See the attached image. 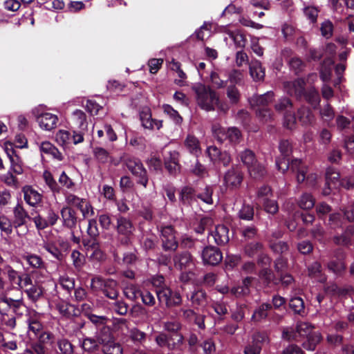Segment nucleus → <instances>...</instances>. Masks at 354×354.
Returning a JSON list of instances; mask_svg holds the SVG:
<instances>
[{
	"label": "nucleus",
	"instance_id": "19",
	"mask_svg": "<svg viewBox=\"0 0 354 354\" xmlns=\"http://www.w3.org/2000/svg\"><path fill=\"white\" fill-rule=\"evenodd\" d=\"M72 128L86 131L87 129L86 116L82 110L76 109L72 113L70 118Z\"/></svg>",
	"mask_w": 354,
	"mask_h": 354
},
{
	"label": "nucleus",
	"instance_id": "9",
	"mask_svg": "<svg viewBox=\"0 0 354 354\" xmlns=\"http://www.w3.org/2000/svg\"><path fill=\"white\" fill-rule=\"evenodd\" d=\"M7 293H4L0 299V313H5L6 309H2L3 306L5 304L7 307L12 308L13 311L18 315H22L24 312L27 311V308L24 305L21 298L13 299L6 297Z\"/></svg>",
	"mask_w": 354,
	"mask_h": 354
},
{
	"label": "nucleus",
	"instance_id": "7",
	"mask_svg": "<svg viewBox=\"0 0 354 354\" xmlns=\"http://www.w3.org/2000/svg\"><path fill=\"white\" fill-rule=\"evenodd\" d=\"M274 108L277 112L283 114L285 126L288 129H292L296 118L293 114L292 104L290 99L287 97L279 99L275 104Z\"/></svg>",
	"mask_w": 354,
	"mask_h": 354
},
{
	"label": "nucleus",
	"instance_id": "23",
	"mask_svg": "<svg viewBox=\"0 0 354 354\" xmlns=\"http://www.w3.org/2000/svg\"><path fill=\"white\" fill-rule=\"evenodd\" d=\"M140 120L144 128L148 129H160L162 126L161 120H153L149 110L142 111L140 113Z\"/></svg>",
	"mask_w": 354,
	"mask_h": 354
},
{
	"label": "nucleus",
	"instance_id": "43",
	"mask_svg": "<svg viewBox=\"0 0 354 354\" xmlns=\"http://www.w3.org/2000/svg\"><path fill=\"white\" fill-rule=\"evenodd\" d=\"M142 291L138 288L133 285L129 284L124 289V293L125 296L130 300L134 301L140 297Z\"/></svg>",
	"mask_w": 354,
	"mask_h": 354
},
{
	"label": "nucleus",
	"instance_id": "59",
	"mask_svg": "<svg viewBox=\"0 0 354 354\" xmlns=\"http://www.w3.org/2000/svg\"><path fill=\"white\" fill-rule=\"evenodd\" d=\"M290 308L296 313H301L304 308V304L301 298L293 297L289 303Z\"/></svg>",
	"mask_w": 354,
	"mask_h": 354
},
{
	"label": "nucleus",
	"instance_id": "56",
	"mask_svg": "<svg viewBox=\"0 0 354 354\" xmlns=\"http://www.w3.org/2000/svg\"><path fill=\"white\" fill-rule=\"evenodd\" d=\"M71 257L73 261V264L77 269H80L85 263V258L83 254H82L77 250H73L71 253Z\"/></svg>",
	"mask_w": 354,
	"mask_h": 354
},
{
	"label": "nucleus",
	"instance_id": "47",
	"mask_svg": "<svg viewBox=\"0 0 354 354\" xmlns=\"http://www.w3.org/2000/svg\"><path fill=\"white\" fill-rule=\"evenodd\" d=\"M299 206L304 209H308L312 208L315 205V199L309 194H304L299 202Z\"/></svg>",
	"mask_w": 354,
	"mask_h": 354
},
{
	"label": "nucleus",
	"instance_id": "26",
	"mask_svg": "<svg viewBox=\"0 0 354 354\" xmlns=\"http://www.w3.org/2000/svg\"><path fill=\"white\" fill-rule=\"evenodd\" d=\"M39 147L42 154L51 156L57 160H62L63 158L62 153L50 142H42L39 144Z\"/></svg>",
	"mask_w": 354,
	"mask_h": 354
},
{
	"label": "nucleus",
	"instance_id": "37",
	"mask_svg": "<svg viewBox=\"0 0 354 354\" xmlns=\"http://www.w3.org/2000/svg\"><path fill=\"white\" fill-rule=\"evenodd\" d=\"M6 270L9 283L13 288L17 289L18 286H20L22 275L10 266H7Z\"/></svg>",
	"mask_w": 354,
	"mask_h": 354
},
{
	"label": "nucleus",
	"instance_id": "53",
	"mask_svg": "<svg viewBox=\"0 0 354 354\" xmlns=\"http://www.w3.org/2000/svg\"><path fill=\"white\" fill-rule=\"evenodd\" d=\"M213 189L212 187L207 186L203 192L196 195V198L201 199L204 203L211 205L213 203L212 199Z\"/></svg>",
	"mask_w": 354,
	"mask_h": 354
},
{
	"label": "nucleus",
	"instance_id": "15",
	"mask_svg": "<svg viewBox=\"0 0 354 354\" xmlns=\"http://www.w3.org/2000/svg\"><path fill=\"white\" fill-rule=\"evenodd\" d=\"M305 85L306 83L303 79H297L294 81L284 82L283 88L288 94L301 97L304 94Z\"/></svg>",
	"mask_w": 354,
	"mask_h": 354
},
{
	"label": "nucleus",
	"instance_id": "20",
	"mask_svg": "<svg viewBox=\"0 0 354 354\" xmlns=\"http://www.w3.org/2000/svg\"><path fill=\"white\" fill-rule=\"evenodd\" d=\"M242 174L237 168H232L228 170L224 177L226 186L232 188L239 187L242 182Z\"/></svg>",
	"mask_w": 354,
	"mask_h": 354
},
{
	"label": "nucleus",
	"instance_id": "46",
	"mask_svg": "<svg viewBox=\"0 0 354 354\" xmlns=\"http://www.w3.org/2000/svg\"><path fill=\"white\" fill-rule=\"evenodd\" d=\"M196 195L192 187H185L181 190L180 199L183 203H191L193 201L196 200Z\"/></svg>",
	"mask_w": 354,
	"mask_h": 354
},
{
	"label": "nucleus",
	"instance_id": "50",
	"mask_svg": "<svg viewBox=\"0 0 354 354\" xmlns=\"http://www.w3.org/2000/svg\"><path fill=\"white\" fill-rule=\"evenodd\" d=\"M320 115L322 120L328 124H329L335 117V113L329 104H326L321 109Z\"/></svg>",
	"mask_w": 354,
	"mask_h": 354
},
{
	"label": "nucleus",
	"instance_id": "44",
	"mask_svg": "<svg viewBox=\"0 0 354 354\" xmlns=\"http://www.w3.org/2000/svg\"><path fill=\"white\" fill-rule=\"evenodd\" d=\"M190 300L194 306H202L206 301V294L202 290H197L193 292Z\"/></svg>",
	"mask_w": 354,
	"mask_h": 354
},
{
	"label": "nucleus",
	"instance_id": "14",
	"mask_svg": "<svg viewBox=\"0 0 354 354\" xmlns=\"http://www.w3.org/2000/svg\"><path fill=\"white\" fill-rule=\"evenodd\" d=\"M22 192L24 201L28 205L35 207L41 203L43 199L42 194L32 187L29 185L24 186L22 188Z\"/></svg>",
	"mask_w": 354,
	"mask_h": 354
},
{
	"label": "nucleus",
	"instance_id": "8",
	"mask_svg": "<svg viewBox=\"0 0 354 354\" xmlns=\"http://www.w3.org/2000/svg\"><path fill=\"white\" fill-rule=\"evenodd\" d=\"M314 327L309 323L301 322L297 325L295 332H289L284 330L283 332V337L288 340H295L299 342V337H307L313 330Z\"/></svg>",
	"mask_w": 354,
	"mask_h": 354
},
{
	"label": "nucleus",
	"instance_id": "29",
	"mask_svg": "<svg viewBox=\"0 0 354 354\" xmlns=\"http://www.w3.org/2000/svg\"><path fill=\"white\" fill-rule=\"evenodd\" d=\"M187 150L192 154L198 156L201 153L199 140L192 135H188L185 140Z\"/></svg>",
	"mask_w": 354,
	"mask_h": 354
},
{
	"label": "nucleus",
	"instance_id": "10",
	"mask_svg": "<svg viewBox=\"0 0 354 354\" xmlns=\"http://www.w3.org/2000/svg\"><path fill=\"white\" fill-rule=\"evenodd\" d=\"M156 295L160 302L165 303L167 306L178 305L181 302L180 294L172 292L167 287L158 289L156 290Z\"/></svg>",
	"mask_w": 354,
	"mask_h": 354
},
{
	"label": "nucleus",
	"instance_id": "17",
	"mask_svg": "<svg viewBox=\"0 0 354 354\" xmlns=\"http://www.w3.org/2000/svg\"><path fill=\"white\" fill-rule=\"evenodd\" d=\"M326 180L327 188L324 189L323 194L328 195L332 189H337L340 187V180L339 172L333 168H328L326 173Z\"/></svg>",
	"mask_w": 354,
	"mask_h": 354
},
{
	"label": "nucleus",
	"instance_id": "4",
	"mask_svg": "<svg viewBox=\"0 0 354 354\" xmlns=\"http://www.w3.org/2000/svg\"><path fill=\"white\" fill-rule=\"evenodd\" d=\"M212 133L218 141L221 142L224 140H228L231 144L236 145L242 139L241 131L236 127H230L225 129L219 124H214L212 126Z\"/></svg>",
	"mask_w": 354,
	"mask_h": 354
},
{
	"label": "nucleus",
	"instance_id": "36",
	"mask_svg": "<svg viewBox=\"0 0 354 354\" xmlns=\"http://www.w3.org/2000/svg\"><path fill=\"white\" fill-rule=\"evenodd\" d=\"M102 351L104 354H122L123 350L120 343L111 340L102 345Z\"/></svg>",
	"mask_w": 354,
	"mask_h": 354
},
{
	"label": "nucleus",
	"instance_id": "41",
	"mask_svg": "<svg viewBox=\"0 0 354 354\" xmlns=\"http://www.w3.org/2000/svg\"><path fill=\"white\" fill-rule=\"evenodd\" d=\"M55 140L59 145L66 146L71 143V133L66 130H59L55 135Z\"/></svg>",
	"mask_w": 354,
	"mask_h": 354
},
{
	"label": "nucleus",
	"instance_id": "25",
	"mask_svg": "<svg viewBox=\"0 0 354 354\" xmlns=\"http://www.w3.org/2000/svg\"><path fill=\"white\" fill-rule=\"evenodd\" d=\"M174 261L176 268L181 270H189L194 266L191 255L188 252H184L180 255L176 256Z\"/></svg>",
	"mask_w": 354,
	"mask_h": 354
},
{
	"label": "nucleus",
	"instance_id": "31",
	"mask_svg": "<svg viewBox=\"0 0 354 354\" xmlns=\"http://www.w3.org/2000/svg\"><path fill=\"white\" fill-rule=\"evenodd\" d=\"M322 335L318 331H313L302 343L303 347L308 351H314L321 342Z\"/></svg>",
	"mask_w": 354,
	"mask_h": 354
},
{
	"label": "nucleus",
	"instance_id": "5",
	"mask_svg": "<svg viewBox=\"0 0 354 354\" xmlns=\"http://www.w3.org/2000/svg\"><path fill=\"white\" fill-rule=\"evenodd\" d=\"M240 158L243 163L248 167L250 175L257 178L261 177L265 174L263 165L257 162L254 153L248 149L245 150L240 155Z\"/></svg>",
	"mask_w": 354,
	"mask_h": 354
},
{
	"label": "nucleus",
	"instance_id": "64",
	"mask_svg": "<svg viewBox=\"0 0 354 354\" xmlns=\"http://www.w3.org/2000/svg\"><path fill=\"white\" fill-rule=\"evenodd\" d=\"M60 286L67 291H71L75 288V280L68 276L64 275L59 278Z\"/></svg>",
	"mask_w": 354,
	"mask_h": 354
},
{
	"label": "nucleus",
	"instance_id": "21",
	"mask_svg": "<svg viewBox=\"0 0 354 354\" xmlns=\"http://www.w3.org/2000/svg\"><path fill=\"white\" fill-rule=\"evenodd\" d=\"M266 336L260 333L255 334L252 337V341L245 346L244 354H260L261 351V342L264 341Z\"/></svg>",
	"mask_w": 354,
	"mask_h": 354
},
{
	"label": "nucleus",
	"instance_id": "2",
	"mask_svg": "<svg viewBox=\"0 0 354 354\" xmlns=\"http://www.w3.org/2000/svg\"><path fill=\"white\" fill-rule=\"evenodd\" d=\"M192 89L196 94L198 105L205 111H212L218 104L219 98L217 93L209 86L201 83L192 85Z\"/></svg>",
	"mask_w": 354,
	"mask_h": 354
},
{
	"label": "nucleus",
	"instance_id": "35",
	"mask_svg": "<svg viewBox=\"0 0 354 354\" xmlns=\"http://www.w3.org/2000/svg\"><path fill=\"white\" fill-rule=\"evenodd\" d=\"M272 308L270 304L263 303L259 306L254 311L252 320L254 322H261L265 319L268 316V310Z\"/></svg>",
	"mask_w": 354,
	"mask_h": 354
},
{
	"label": "nucleus",
	"instance_id": "11",
	"mask_svg": "<svg viewBox=\"0 0 354 354\" xmlns=\"http://www.w3.org/2000/svg\"><path fill=\"white\" fill-rule=\"evenodd\" d=\"M160 232L164 249L175 250L178 247V243L173 227L170 225L162 227Z\"/></svg>",
	"mask_w": 354,
	"mask_h": 354
},
{
	"label": "nucleus",
	"instance_id": "24",
	"mask_svg": "<svg viewBox=\"0 0 354 354\" xmlns=\"http://www.w3.org/2000/svg\"><path fill=\"white\" fill-rule=\"evenodd\" d=\"M13 226L15 227H20L26 223L29 218V215L24 207L18 203L13 209Z\"/></svg>",
	"mask_w": 354,
	"mask_h": 354
},
{
	"label": "nucleus",
	"instance_id": "61",
	"mask_svg": "<svg viewBox=\"0 0 354 354\" xmlns=\"http://www.w3.org/2000/svg\"><path fill=\"white\" fill-rule=\"evenodd\" d=\"M328 268L333 272L339 274L345 269V265L341 259L333 260L328 263Z\"/></svg>",
	"mask_w": 354,
	"mask_h": 354
},
{
	"label": "nucleus",
	"instance_id": "22",
	"mask_svg": "<svg viewBox=\"0 0 354 354\" xmlns=\"http://www.w3.org/2000/svg\"><path fill=\"white\" fill-rule=\"evenodd\" d=\"M219 31L227 34L230 37V38L232 39L236 47L243 48L245 46V37L242 34L239 32L238 30L230 29L229 26H223L221 28V30Z\"/></svg>",
	"mask_w": 354,
	"mask_h": 354
},
{
	"label": "nucleus",
	"instance_id": "16",
	"mask_svg": "<svg viewBox=\"0 0 354 354\" xmlns=\"http://www.w3.org/2000/svg\"><path fill=\"white\" fill-rule=\"evenodd\" d=\"M37 121L41 129L45 131H50L57 127L58 118L55 114L45 112L37 116Z\"/></svg>",
	"mask_w": 354,
	"mask_h": 354
},
{
	"label": "nucleus",
	"instance_id": "27",
	"mask_svg": "<svg viewBox=\"0 0 354 354\" xmlns=\"http://www.w3.org/2000/svg\"><path fill=\"white\" fill-rule=\"evenodd\" d=\"M61 216L66 226L73 227L75 225L77 217L75 212L72 208L68 206L63 207L61 209Z\"/></svg>",
	"mask_w": 354,
	"mask_h": 354
},
{
	"label": "nucleus",
	"instance_id": "6",
	"mask_svg": "<svg viewBox=\"0 0 354 354\" xmlns=\"http://www.w3.org/2000/svg\"><path fill=\"white\" fill-rule=\"evenodd\" d=\"M124 164L131 174L138 178V183L147 187L149 180L141 161L137 158L128 156L124 159Z\"/></svg>",
	"mask_w": 354,
	"mask_h": 354
},
{
	"label": "nucleus",
	"instance_id": "55",
	"mask_svg": "<svg viewBox=\"0 0 354 354\" xmlns=\"http://www.w3.org/2000/svg\"><path fill=\"white\" fill-rule=\"evenodd\" d=\"M57 345L62 354H72L73 353V345L66 339H61L58 340Z\"/></svg>",
	"mask_w": 354,
	"mask_h": 354
},
{
	"label": "nucleus",
	"instance_id": "54",
	"mask_svg": "<svg viewBox=\"0 0 354 354\" xmlns=\"http://www.w3.org/2000/svg\"><path fill=\"white\" fill-rule=\"evenodd\" d=\"M164 112L172 119L175 123L180 124L182 121V118L178 114V111L174 110L173 107L169 104H164L162 106Z\"/></svg>",
	"mask_w": 354,
	"mask_h": 354
},
{
	"label": "nucleus",
	"instance_id": "18",
	"mask_svg": "<svg viewBox=\"0 0 354 354\" xmlns=\"http://www.w3.org/2000/svg\"><path fill=\"white\" fill-rule=\"evenodd\" d=\"M210 237L214 239L217 245H224L230 240L229 230L224 225H218L211 232L209 239H210Z\"/></svg>",
	"mask_w": 354,
	"mask_h": 354
},
{
	"label": "nucleus",
	"instance_id": "42",
	"mask_svg": "<svg viewBox=\"0 0 354 354\" xmlns=\"http://www.w3.org/2000/svg\"><path fill=\"white\" fill-rule=\"evenodd\" d=\"M43 178L45 180L46 184L53 192L59 193L60 192V187L53 178V175L50 172L45 171L43 174Z\"/></svg>",
	"mask_w": 354,
	"mask_h": 354
},
{
	"label": "nucleus",
	"instance_id": "30",
	"mask_svg": "<svg viewBox=\"0 0 354 354\" xmlns=\"http://www.w3.org/2000/svg\"><path fill=\"white\" fill-rule=\"evenodd\" d=\"M24 263L28 266V268H41L44 266L41 258L33 254H25L21 256Z\"/></svg>",
	"mask_w": 354,
	"mask_h": 354
},
{
	"label": "nucleus",
	"instance_id": "48",
	"mask_svg": "<svg viewBox=\"0 0 354 354\" xmlns=\"http://www.w3.org/2000/svg\"><path fill=\"white\" fill-rule=\"evenodd\" d=\"M65 202L68 205L75 206L79 208L84 203V199L81 198L73 194L66 192L64 194Z\"/></svg>",
	"mask_w": 354,
	"mask_h": 354
},
{
	"label": "nucleus",
	"instance_id": "40",
	"mask_svg": "<svg viewBox=\"0 0 354 354\" xmlns=\"http://www.w3.org/2000/svg\"><path fill=\"white\" fill-rule=\"evenodd\" d=\"M28 298L33 301L38 300L43 294L41 287L37 284L30 286L25 290Z\"/></svg>",
	"mask_w": 354,
	"mask_h": 354
},
{
	"label": "nucleus",
	"instance_id": "34",
	"mask_svg": "<svg viewBox=\"0 0 354 354\" xmlns=\"http://www.w3.org/2000/svg\"><path fill=\"white\" fill-rule=\"evenodd\" d=\"M250 75L255 81L261 80L265 76L264 69L262 68L259 61H252L250 65Z\"/></svg>",
	"mask_w": 354,
	"mask_h": 354
},
{
	"label": "nucleus",
	"instance_id": "57",
	"mask_svg": "<svg viewBox=\"0 0 354 354\" xmlns=\"http://www.w3.org/2000/svg\"><path fill=\"white\" fill-rule=\"evenodd\" d=\"M82 347L86 351H93L98 347V342L95 338L86 337L83 339Z\"/></svg>",
	"mask_w": 354,
	"mask_h": 354
},
{
	"label": "nucleus",
	"instance_id": "63",
	"mask_svg": "<svg viewBox=\"0 0 354 354\" xmlns=\"http://www.w3.org/2000/svg\"><path fill=\"white\" fill-rule=\"evenodd\" d=\"M147 164L150 169L155 171L160 170L162 168V161L160 157L154 154H151L150 158L147 160Z\"/></svg>",
	"mask_w": 354,
	"mask_h": 354
},
{
	"label": "nucleus",
	"instance_id": "62",
	"mask_svg": "<svg viewBox=\"0 0 354 354\" xmlns=\"http://www.w3.org/2000/svg\"><path fill=\"white\" fill-rule=\"evenodd\" d=\"M227 96L232 103L236 104L240 99V93L234 85H230L227 88Z\"/></svg>",
	"mask_w": 354,
	"mask_h": 354
},
{
	"label": "nucleus",
	"instance_id": "13",
	"mask_svg": "<svg viewBox=\"0 0 354 354\" xmlns=\"http://www.w3.org/2000/svg\"><path fill=\"white\" fill-rule=\"evenodd\" d=\"M202 259L205 264L215 266L222 261L223 255L218 248L209 246L203 250Z\"/></svg>",
	"mask_w": 354,
	"mask_h": 354
},
{
	"label": "nucleus",
	"instance_id": "49",
	"mask_svg": "<svg viewBox=\"0 0 354 354\" xmlns=\"http://www.w3.org/2000/svg\"><path fill=\"white\" fill-rule=\"evenodd\" d=\"M88 252H91V257L97 261H102L105 258V254L100 249L97 243H93L88 248Z\"/></svg>",
	"mask_w": 354,
	"mask_h": 354
},
{
	"label": "nucleus",
	"instance_id": "39",
	"mask_svg": "<svg viewBox=\"0 0 354 354\" xmlns=\"http://www.w3.org/2000/svg\"><path fill=\"white\" fill-rule=\"evenodd\" d=\"M333 62L331 59H329L324 62L320 70V77L324 82H328L330 80L332 72V65Z\"/></svg>",
	"mask_w": 354,
	"mask_h": 354
},
{
	"label": "nucleus",
	"instance_id": "3",
	"mask_svg": "<svg viewBox=\"0 0 354 354\" xmlns=\"http://www.w3.org/2000/svg\"><path fill=\"white\" fill-rule=\"evenodd\" d=\"M274 98V93L268 91L261 95H254L250 100V104L256 111L258 118L263 122L272 118L271 110L267 107Z\"/></svg>",
	"mask_w": 354,
	"mask_h": 354
},
{
	"label": "nucleus",
	"instance_id": "45",
	"mask_svg": "<svg viewBox=\"0 0 354 354\" xmlns=\"http://www.w3.org/2000/svg\"><path fill=\"white\" fill-rule=\"evenodd\" d=\"M302 96L313 106H316L320 100L319 93L314 88H310L306 92L304 91Z\"/></svg>",
	"mask_w": 354,
	"mask_h": 354
},
{
	"label": "nucleus",
	"instance_id": "38",
	"mask_svg": "<svg viewBox=\"0 0 354 354\" xmlns=\"http://www.w3.org/2000/svg\"><path fill=\"white\" fill-rule=\"evenodd\" d=\"M297 118L303 124H308L313 121L312 112L306 107H301L297 111Z\"/></svg>",
	"mask_w": 354,
	"mask_h": 354
},
{
	"label": "nucleus",
	"instance_id": "1",
	"mask_svg": "<svg viewBox=\"0 0 354 354\" xmlns=\"http://www.w3.org/2000/svg\"><path fill=\"white\" fill-rule=\"evenodd\" d=\"M279 151L283 156V158H277L276 165L277 169L282 173L286 171L288 169L296 174L297 180L299 183H303L305 180L306 183L313 185L317 179V176L314 174H308V168L303 165L301 160L294 159L290 162L287 157L291 152V146L288 140H282L279 144Z\"/></svg>",
	"mask_w": 354,
	"mask_h": 354
},
{
	"label": "nucleus",
	"instance_id": "33",
	"mask_svg": "<svg viewBox=\"0 0 354 354\" xmlns=\"http://www.w3.org/2000/svg\"><path fill=\"white\" fill-rule=\"evenodd\" d=\"M26 322L28 325V333L30 334L32 333L37 337L41 333L42 326L39 321L38 316L35 313H33L32 316L28 318Z\"/></svg>",
	"mask_w": 354,
	"mask_h": 354
},
{
	"label": "nucleus",
	"instance_id": "28",
	"mask_svg": "<svg viewBox=\"0 0 354 354\" xmlns=\"http://www.w3.org/2000/svg\"><path fill=\"white\" fill-rule=\"evenodd\" d=\"M133 230L134 227L130 220L123 216L118 218L117 230L119 234L129 236L132 234Z\"/></svg>",
	"mask_w": 354,
	"mask_h": 354
},
{
	"label": "nucleus",
	"instance_id": "60",
	"mask_svg": "<svg viewBox=\"0 0 354 354\" xmlns=\"http://www.w3.org/2000/svg\"><path fill=\"white\" fill-rule=\"evenodd\" d=\"M254 216L253 207L249 205H243L239 212V216L241 219L251 220Z\"/></svg>",
	"mask_w": 354,
	"mask_h": 354
},
{
	"label": "nucleus",
	"instance_id": "52",
	"mask_svg": "<svg viewBox=\"0 0 354 354\" xmlns=\"http://www.w3.org/2000/svg\"><path fill=\"white\" fill-rule=\"evenodd\" d=\"M93 155L95 158L102 163L107 162L110 158L109 152L102 147L94 148Z\"/></svg>",
	"mask_w": 354,
	"mask_h": 354
},
{
	"label": "nucleus",
	"instance_id": "32",
	"mask_svg": "<svg viewBox=\"0 0 354 354\" xmlns=\"http://www.w3.org/2000/svg\"><path fill=\"white\" fill-rule=\"evenodd\" d=\"M178 157L179 154L176 151H170V158L173 160L171 162L168 158L165 159V166L171 174H176L180 169Z\"/></svg>",
	"mask_w": 354,
	"mask_h": 354
},
{
	"label": "nucleus",
	"instance_id": "51",
	"mask_svg": "<svg viewBox=\"0 0 354 354\" xmlns=\"http://www.w3.org/2000/svg\"><path fill=\"white\" fill-rule=\"evenodd\" d=\"M13 222L5 215L0 216V229L6 235H9L12 232Z\"/></svg>",
	"mask_w": 354,
	"mask_h": 354
},
{
	"label": "nucleus",
	"instance_id": "58",
	"mask_svg": "<svg viewBox=\"0 0 354 354\" xmlns=\"http://www.w3.org/2000/svg\"><path fill=\"white\" fill-rule=\"evenodd\" d=\"M309 274L319 281H324V278L319 276L322 272V266L319 263L315 262L308 268Z\"/></svg>",
	"mask_w": 354,
	"mask_h": 354
},
{
	"label": "nucleus",
	"instance_id": "12",
	"mask_svg": "<svg viewBox=\"0 0 354 354\" xmlns=\"http://www.w3.org/2000/svg\"><path fill=\"white\" fill-rule=\"evenodd\" d=\"M207 153L214 165H222L226 167L231 162L230 156L225 151H220L215 146H209L207 147Z\"/></svg>",
	"mask_w": 354,
	"mask_h": 354
}]
</instances>
